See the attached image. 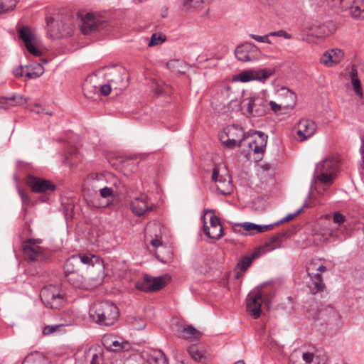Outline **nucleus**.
Instances as JSON below:
<instances>
[{
	"mask_svg": "<svg viewBox=\"0 0 364 364\" xmlns=\"http://www.w3.org/2000/svg\"><path fill=\"white\" fill-rule=\"evenodd\" d=\"M89 316L92 321L101 326H112L118 319V307L112 302L102 301L94 302L89 310Z\"/></svg>",
	"mask_w": 364,
	"mask_h": 364,
	"instance_id": "1",
	"label": "nucleus"
},
{
	"mask_svg": "<svg viewBox=\"0 0 364 364\" xmlns=\"http://www.w3.org/2000/svg\"><path fill=\"white\" fill-rule=\"evenodd\" d=\"M224 105H227L228 109L231 111L239 110L241 106L244 114L248 117L262 116L268 109V102L262 97H252L242 102L230 97Z\"/></svg>",
	"mask_w": 364,
	"mask_h": 364,
	"instance_id": "2",
	"label": "nucleus"
},
{
	"mask_svg": "<svg viewBox=\"0 0 364 364\" xmlns=\"http://www.w3.org/2000/svg\"><path fill=\"white\" fill-rule=\"evenodd\" d=\"M338 166V162L333 157L323 159L316 164L313 180L326 186L331 185L335 179Z\"/></svg>",
	"mask_w": 364,
	"mask_h": 364,
	"instance_id": "3",
	"label": "nucleus"
},
{
	"mask_svg": "<svg viewBox=\"0 0 364 364\" xmlns=\"http://www.w3.org/2000/svg\"><path fill=\"white\" fill-rule=\"evenodd\" d=\"M273 296L270 291L263 289V284L251 291L247 296V311L255 319L260 317L263 301L269 302Z\"/></svg>",
	"mask_w": 364,
	"mask_h": 364,
	"instance_id": "4",
	"label": "nucleus"
},
{
	"mask_svg": "<svg viewBox=\"0 0 364 364\" xmlns=\"http://www.w3.org/2000/svg\"><path fill=\"white\" fill-rule=\"evenodd\" d=\"M41 239H27L22 245L23 256L28 262H41L48 260L50 255L47 250L40 246Z\"/></svg>",
	"mask_w": 364,
	"mask_h": 364,
	"instance_id": "5",
	"label": "nucleus"
},
{
	"mask_svg": "<svg viewBox=\"0 0 364 364\" xmlns=\"http://www.w3.org/2000/svg\"><path fill=\"white\" fill-rule=\"evenodd\" d=\"M252 132H245L242 127L237 124H231L225 128L223 133L220 134V140L223 145L228 149L240 147L242 142L250 138Z\"/></svg>",
	"mask_w": 364,
	"mask_h": 364,
	"instance_id": "6",
	"label": "nucleus"
},
{
	"mask_svg": "<svg viewBox=\"0 0 364 364\" xmlns=\"http://www.w3.org/2000/svg\"><path fill=\"white\" fill-rule=\"evenodd\" d=\"M46 21L48 35L50 38H60L71 35V23L68 18L55 20L52 16H46Z\"/></svg>",
	"mask_w": 364,
	"mask_h": 364,
	"instance_id": "7",
	"label": "nucleus"
},
{
	"mask_svg": "<svg viewBox=\"0 0 364 364\" xmlns=\"http://www.w3.org/2000/svg\"><path fill=\"white\" fill-rule=\"evenodd\" d=\"M306 308V316L314 321H321V323H327L330 317L335 316V312L332 307H323L318 301L311 299L308 301Z\"/></svg>",
	"mask_w": 364,
	"mask_h": 364,
	"instance_id": "8",
	"label": "nucleus"
},
{
	"mask_svg": "<svg viewBox=\"0 0 364 364\" xmlns=\"http://www.w3.org/2000/svg\"><path fill=\"white\" fill-rule=\"evenodd\" d=\"M40 296L46 306L59 309L64 302V296L53 287H44L41 290Z\"/></svg>",
	"mask_w": 364,
	"mask_h": 364,
	"instance_id": "9",
	"label": "nucleus"
},
{
	"mask_svg": "<svg viewBox=\"0 0 364 364\" xmlns=\"http://www.w3.org/2000/svg\"><path fill=\"white\" fill-rule=\"evenodd\" d=\"M235 54L240 61H255L259 59L261 51L254 43L245 42L236 48Z\"/></svg>",
	"mask_w": 364,
	"mask_h": 364,
	"instance_id": "10",
	"label": "nucleus"
},
{
	"mask_svg": "<svg viewBox=\"0 0 364 364\" xmlns=\"http://www.w3.org/2000/svg\"><path fill=\"white\" fill-rule=\"evenodd\" d=\"M106 76L114 89L122 90L128 86V72L124 67H114Z\"/></svg>",
	"mask_w": 364,
	"mask_h": 364,
	"instance_id": "11",
	"label": "nucleus"
},
{
	"mask_svg": "<svg viewBox=\"0 0 364 364\" xmlns=\"http://www.w3.org/2000/svg\"><path fill=\"white\" fill-rule=\"evenodd\" d=\"M80 271V269L73 267L70 263H65L64 276L66 281L75 288L87 289L85 277L79 274Z\"/></svg>",
	"mask_w": 364,
	"mask_h": 364,
	"instance_id": "12",
	"label": "nucleus"
},
{
	"mask_svg": "<svg viewBox=\"0 0 364 364\" xmlns=\"http://www.w3.org/2000/svg\"><path fill=\"white\" fill-rule=\"evenodd\" d=\"M105 277V267L102 263L97 262L87 269L85 276L87 289H93L100 285Z\"/></svg>",
	"mask_w": 364,
	"mask_h": 364,
	"instance_id": "13",
	"label": "nucleus"
},
{
	"mask_svg": "<svg viewBox=\"0 0 364 364\" xmlns=\"http://www.w3.org/2000/svg\"><path fill=\"white\" fill-rule=\"evenodd\" d=\"M26 183L33 192L37 193H52L56 188L49 180L34 176H29L26 179Z\"/></svg>",
	"mask_w": 364,
	"mask_h": 364,
	"instance_id": "14",
	"label": "nucleus"
},
{
	"mask_svg": "<svg viewBox=\"0 0 364 364\" xmlns=\"http://www.w3.org/2000/svg\"><path fill=\"white\" fill-rule=\"evenodd\" d=\"M317 267V262H311L306 266L307 274L311 280V283L309 284V287L313 294L323 291L325 289V284L323 282L321 274L316 272Z\"/></svg>",
	"mask_w": 364,
	"mask_h": 364,
	"instance_id": "15",
	"label": "nucleus"
},
{
	"mask_svg": "<svg viewBox=\"0 0 364 364\" xmlns=\"http://www.w3.org/2000/svg\"><path fill=\"white\" fill-rule=\"evenodd\" d=\"M107 23L100 16L93 14H87L82 19L81 31L84 34L99 31L106 26Z\"/></svg>",
	"mask_w": 364,
	"mask_h": 364,
	"instance_id": "16",
	"label": "nucleus"
},
{
	"mask_svg": "<svg viewBox=\"0 0 364 364\" xmlns=\"http://www.w3.org/2000/svg\"><path fill=\"white\" fill-rule=\"evenodd\" d=\"M97 260L96 257L92 255H87L80 253L73 255L70 257L65 262L70 263L73 267H75L80 270L83 269H89L91 266L94 265V260Z\"/></svg>",
	"mask_w": 364,
	"mask_h": 364,
	"instance_id": "17",
	"label": "nucleus"
},
{
	"mask_svg": "<svg viewBox=\"0 0 364 364\" xmlns=\"http://www.w3.org/2000/svg\"><path fill=\"white\" fill-rule=\"evenodd\" d=\"M252 132L250 137L253 139L249 143V147L255 154H262L265 151L268 136L261 131L250 130Z\"/></svg>",
	"mask_w": 364,
	"mask_h": 364,
	"instance_id": "18",
	"label": "nucleus"
},
{
	"mask_svg": "<svg viewBox=\"0 0 364 364\" xmlns=\"http://www.w3.org/2000/svg\"><path fill=\"white\" fill-rule=\"evenodd\" d=\"M316 123L310 119H302L297 124V135L299 141H304L312 136L316 130Z\"/></svg>",
	"mask_w": 364,
	"mask_h": 364,
	"instance_id": "19",
	"label": "nucleus"
},
{
	"mask_svg": "<svg viewBox=\"0 0 364 364\" xmlns=\"http://www.w3.org/2000/svg\"><path fill=\"white\" fill-rule=\"evenodd\" d=\"M210 227L205 224L203 225V232L208 237L218 240L223 234V228L221 225L220 220L218 217L213 215L210 219Z\"/></svg>",
	"mask_w": 364,
	"mask_h": 364,
	"instance_id": "20",
	"label": "nucleus"
},
{
	"mask_svg": "<svg viewBox=\"0 0 364 364\" xmlns=\"http://www.w3.org/2000/svg\"><path fill=\"white\" fill-rule=\"evenodd\" d=\"M147 199L148 197L146 195H141L131 203V209L134 214L142 216L155 208L154 204L150 205L147 204Z\"/></svg>",
	"mask_w": 364,
	"mask_h": 364,
	"instance_id": "21",
	"label": "nucleus"
},
{
	"mask_svg": "<svg viewBox=\"0 0 364 364\" xmlns=\"http://www.w3.org/2000/svg\"><path fill=\"white\" fill-rule=\"evenodd\" d=\"M343 51L341 49H331L325 52L321 57L320 61L328 67L333 66L341 62L343 57Z\"/></svg>",
	"mask_w": 364,
	"mask_h": 364,
	"instance_id": "22",
	"label": "nucleus"
},
{
	"mask_svg": "<svg viewBox=\"0 0 364 364\" xmlns=\"http://www.w3.org/2000/svg\"><path fill=\"white\" fill-rule=\"evenodd\" d=\"M213 0H180L179 8L185 12H193L203 9Z\"/></svg>",
	"mask_w": 364,
	"mask_h": 364,
	"instance_id": "23",
	"label": "nucleus"
},
{
	"mask_svg": "<svg viewBox=\"0 0 364 364\" xmlns=\"http://www.w3.org/2000/svg\"><path fill=\"white\" fill-rule=\"evenodd\" d=\"M103 344L107 349L112 351H119L124 349L127 346V342H124L122 338H117L114 336H107L103 338Z\"/></svg>",
	"mask_w": 364,
	"mask_h": 364,
	"instance_id": "24",
	"label": "nucleus"
},
{
	"mask_svg": "<svg viewBox=\"0 0 364 364\" xmlns=\"http://www.w3.org/2000/svg\"><path fill=\"white\" fill-rule=\"evenodd\" d=\"M215 183L217 191L220 194L227 196L232 193L233 188L230 176H220L219 181Z\"/></svg>",
	"mask_w": 364,
	"mask_h": 364,
	"instance_id": "25",
	"label": "nucleus"
},
{
	"mask_svg": "<svg viewBox=\"0 0 364 364\" xmlns=\"http://www.w3.org/2000/svg\"><path fill=\"white\" fill-rule=\"evenodd\" d=\"M286 235V232H278L272 237H270L264 245V248L267 251H272L282 246L283 239Z\"/></svg>",
	"mask_w": 364,
	"mask_h": 364,
	"instance_id": "26",
	"label": "nucleus"
},
{
	"mask_svg": "<svg viewBox=\"0 0 364 364\" xmlns=\"http://www.w3.org/2000/svg\"><path fill=\"white\" fill-rule=\"evenodd\" d=\"M149 364H168V359L161 350H155L147 356Z\"/></svg>",
	"mask_w": 364,
	"mask_h": 364,
	"instance_id": "27",
	"label": "nucleus"
},
{
	"mask_svg": "<svg viewBox=\"0 0 364 364\" xmlns=\"http://www.w3.org/2000/svg\"><path fill=\"white\" fill-rule=\"evenodd\" d=\"M170 277L168 275L164 277H151L150 276V291L160 290L169 282Z\"/></svg>",
	"mask_w": 364,
	"mask_h": 364,
	"instance_id": "28",
	"label": "nucleus"
},
{
	"mask_svg": "<svg viewBox=\"0 0 364 364\" xmlns=\"http://www.w3.org/2000/svg\"><path fill=\"white\" fill-rule=\"evenodd\" d=\"M180 336L184 339L188 340H197L198 339L201 333L193 326H187L183 327L180 331Z\"/></svg>",
	"mask_w": 364,
	"mask_h": 364,
	"instance_id": "29",
	"label": "nucleus"
},
{
	"mask_svg": "<svg viewBox=\"0 0 364 364\" xmlns=\"http://www.w3.org/2000/svg\"><path fill=\"white\" fill-rule=\"evenodd\" d=\"M18 35L25 46L32 43L35 39V33L29 26H23L19 28Z\"/></svg>",
	"mask_w": 364,
	"mask_h": 364,
	"instance_id": "30",
	"label": "nucleus"
},
{
	"mask_svg": "<svg viewBox=\"0 0 364 364\" xmlns=\"http://www.w3.org/2000/svg\"><path fill=\"white\" fill-rule=\"evenodd\" d=\"M82 90L85 97L95 100L99 96V87L92 85L88 81H86L82 86Z\"/></svg>",
	"mask_w": 364,
	"mask_h": 364,
	"instance_id": "31",
	"label": "nucleus"
},
{
	"mask_svg": "<svg viewBox=\"0 0 364 364\" xmlns=\"http://www.w3.org/2000/svg\"><path fill=\"white\" fill-rule=\"evenodd\" d=\"M26 72L25 77L27 79H35L40 77L44 72V69L41 64H36L34 65H26Z\"/></svg>",
	"mask_w": 364,
	"mask_h": 364,
	"instance_id": "32",
	"label": "nucleus"
},
{
	"mask_svg": "<svg viewBox=\"0 0 364 364\" xmlns=\"http://www.w3.org/2000/svg\"><path fill=\"white\" fill-rule=\"evenodd\" d=\"M24 100L21 96L13 95L10 97L0 98V107L3 109H7L9 106H14L23 103Z\"/></svg>",
	"mask_w": 364,
	"mask_h": 364,
	"instance_id": "33",
	"label": "nucleus"
},
{
	"mask_svg": "<svg viewBox=\"0 0 364 364\" xmlns=\"http://www.w3.org/2000/svg\"><path fill=\"white\" fill-rule=\"evenodd\" d=\"M311 188H312V184L311 185L310 190H309V191L308 193V195H307L306 200L304 201V204L302 205V206L299 209H298L294 213L288 214L286 217L283 218L279 221L275 223V224H281V223H283L284 222H287V221L291 220V219H293L294 218H295L296 216H297L298 215L304 211L305 208L309 207V205L307 200L309 199H310V198H311Z\"/></svg>",
	"mask_w": 364,
	"mask_h": 364,
	"instance_id": "34",
	"label": "nucleus"
},
{
	"mask_svg": "<svg viewBox=\"0 0 364 364\" xmlns=\"http://www.w3.org/2000/svg\"><path fill=\"white\" fill-rule=\"evenodd\" d=\"M258 252H253L250 256L243 257L237 263V267L242 272L246 271L253 260L259 256Z\"/></svg>",
	"mask_w": 364,
	"mask_h": 364,
	"instance_id": "35",
	"label": "nucleus"
},
{
	"mask_svg": "<svg viewBox=\"0 0 364 364\" xmlns=\"http://www.w3.org/2000/svg\"><path fill=\"white\" fill-rule=\"evenodd\" d=\"M191 357L196 361L205 363L203 359L205 358L203 350L200 349L196 345L191 346L188 349Z\"/></svg>",
	"mask_w": 364,
	"mask_h": 364,
	"instance_id": "36",
	"label": "nucleus"
},
{
	"mask_svg": "<svg viewBox=\"0 0 364 364\" xmlns=\"http://www.w3.org/2000/svg\"><path fill=\"white\" fill-rule=\"evenodd\" d=\"M99 193L102 198H114L117 195V191L116 188L109 186H104L99 189Z\"/></svg>",
	"mask_w": 364,
	"mask_h": 364,
	"instance_id": "37",
	"label": "nucleus"
},
{
	"mask_svg": "<svg viewBox=\"0 0 364 364\" xmlns=\"http://www.w3.org/2000/svg\"><path fill=\"white\" fill-rule=\"evenodd\" d=\"M150 276L145 274L144 278L136 282L135 287L137 289L143 291H150Z\"/></svg>",
	"mask_w": 364,
	"mask_h": 364,
	"instance_id": "38",
	"label": "nucleus"
},
{
	"mask_svg": "<svg viewBox=\"0 0 364 364\" xmlns=\"http://www.w3.org/2000/svg\"><path fill=\"white\" fill-rule=\"evenodd\" d=\"M350 77L355 93L358 96L362 97L363 94L360 87V80L357 77V70L353 68L352 70L350 71Z\"/></svg>",
	"mask_w": 364,
	"mask_h": 364,
	"instance_id": "39",
	"label": "nucleus"
},
{
	"mask_svg": "<svg viewBox=\"0 0 364 364\" xmlns=\"http://www.w3.org/2000/svg\"><path fill=\"white\" fill-rule=\"evenodd\" d=\"M166 36L161 33H155L152 34L148 43L149 47H154L162 44L166 41Z\"/></svg>",
	"mask_w": 364,
	"mask_h": 364,
	"instance_id": "40",
	"label": "nucleus"
},
{
	"mask_svg": "<svg viewBox=\"0 0 364 364\" xmlns=\"http://www.w3.org/2000/svg\"><path fill=\"white\" fill-rule=\"evenodd\" d=\"M17 4V0H1L0 4V14L13 10Z\"/></svg>",
	"mask_w": 364,
	"mask_h": 364,
	"instance_id": "41",
	"label": "nucleus"
},
{
	"mask_svg": "<svg viewBox=\"0 0 364 364\" xmlns=\"http://www.w3.org/2000/svg\"><path fill=\"white\" fill-rule=\"evenodd\" d=\"M239 80L242 82L255 80V73L252 70L243 71L240 73Z\"/></svg>",
	"mask_w": 364,
	"mask_h": 364,
	"instance_id": "42",
	"label": "nucleus"
},
{
	"mask_svg": "<svg viewBox=\"0 0 364 364\" xmlns=\"http://www.w3.org/2000/svg\"><path fill=\"white\" fill-rule=\"evenodd\" d=\"M244 230L254 232H262V225L252 223H244L242 224Z\"/></svg>",
	"mask_w": 364,
	"mask_h": 364,
	"instance_id": "43",
	"label": "nucleus"
},
{
	"mask_svg": "<svg viewBox=\"0 0 364 364\" xmlns=\"http://www.w3.org/2000/svg\"><path fill=\"white\" fill-rule=\"evenodd\" d=\"M350 12L355 18L364 17V16H363V13H364V3L351 6Z\"/></svg>",
	"mask_w": 364,
	"mask_h": 364,
	"instance_id": "44",
	"label": "nucleus"
},
{
	"mask_svg": "<svg viewBox=\"0 0 364 364\" xmlns=\"http://www.w3.org/2000/svg\"><path fill=\"white\" fill-rule=\"evenodd\" d=\"M255 80L264 81L266 79L270 77L272 72L269 70H261L259 71L255 72Z\"/></svg>",
	"mask_w": 364,
	"mask_h": 364,
	"instance_id": "45",
	"label": "nucleus"
},
{
	"mask_svg": "<svg viewBox=\"0 0 364 364\" xmlns=\"http://www.w3.org/2000/svg\"><path fill=\"white\" fill-rule=\"evenodd\" d=\"M333 1V6L346 9L348 8L353 0H331Z\"/></svg>",
	"mask_w": 364,
	"mask_h": 364,
	"instance_id": "46",
	"label": "nucleus"
},
{
	"mask_svg": "<svg viewBox=\"0 0 364 364\" xmlns=\"http://www.w3.org/2000/svg\"><path fill=\"white\" fill-rule=\"evenodd\" d=\"M249 36L258 41V42H260V43H269V44H271L272 43V41H270L269 39V35H265V36H258V35H255V34H250Z\"/></svg>",
	"mask_w": 364,
	"mask_h": 364,
	"instance_id": "47",
	"label": "nucleus"
},
{
	"mask_svg": "<svg viewBox=\"0 0 364 364\" xmlns=\"http://www.w3.org/2000/svg\"><path fill=\"white\" fill-rule=\"evenodd\" d=\"M25 47L26 48L27 50L34 56H40L42 54L41 50L35 47L33 43L26 46Z\"/></svg>",
	"mask_w": 364,
	"mask_h": 364,
	"instance_id": "48",
	"label": "nucleus"
},
{
	"mask_svg": "<svg viewBox=\"0 0 364 364\" xmlns=\"http://www.w3.org/2000/svg\"><path fill=\"white\" fill-rule=\"evenodd\" d=\"M112 87V85L111 83L102 85L99 87V92L104 96H107L111 92Z\"/></svg>",
	"mask_w": 364,
	"mask_h": 364,
	"instance_id": "49",
	"label": "nucleus"
},
{
	"mask_svg": "<svg viewBox=\"0 0 364 364\" xmlns=\"http://www.w3.org/2000/svg\"><path fill=\"white\" fill-rule=\"evenodd\" d=\"M18 193L21 197L22 203L24 205H29L31 203V199L28 195L21 188H18Z\"/></svg>",
	"mask_w": 364,
	"mask_h": 364,
	"instance_id": "50",
	"label": "nucleus"
},
{
	"mask_svg": "<svg viewBox=\"0 0 364 364\" xmlns=\"http://www.w3.org/2000/svg\"><path fill=\"white\" fill-rule=\"evenodd\" d=\"M102 355L100 353H95L92 355L90 364H102Z\"/></svg>",
	"mask_w": 364,
	"mask_h": 364,
	"instance_id": "51",
	"label": "nucleus"
},
{
	"mask_svg": "<svg viewBox=\"0 0 364 364\" xmlns=\"http://www.w3.org/2000/svg\"><path fill=\"white\" fill-rule=\"evenodd\" d=\"M26 72V67L24 68L23 66H19L13 70V73L16 77H25Z\"/></svg>",
	"mask_w": 364,
	"mask_h": 364,
	"instance_id": "52",
	"label": "nucleus"
},
{
	"mask_svg": "<svg viewBox=\"0 0 364 364\" xmlns=\"http://www.w3.org/2000/svg\"><path fill=\"white\" fill-rule=\"evenodd\" d=\"M333 219L336 223H342L346 220L345 217L340 212H336L333 214Z\"/></svg>",
	"mask_w": 364,
	"mask_h": 364,
	"instance_id": "53",
	"label": "nucleus"
},
{
	"mask_svg": "<svg viewBox=\"0 0 364 364\" xmlns=\"http://www.w3.org/2000/svg\"><path fill=\"white\" fill-rule=\"evenodd\" d=\"M60 326V325H53V326H47L43 329L44 334H50L52 333L58 329Z\"/></svg>",
	"mask_w": 364,
	"mask_h": 364,
	"instance_id": "54",
	"label": "nucleus"
},
{
	"mask_svg": "<svg viewBox=\"0 0 364 364\" xmlns=\"http://www.w3.org/2000/svg\"><path fill=\"white\" fill-rule=\"evenodd\" d=\"M222 176L220 175V172L218 168H214L213 170V174H212V180L214 181L215 183L218 182Z\"/></svg>",
	"mask_w": 364,
	"mask_h": 364,
	"instance_id": "55",
	"label": "nucleus"
},
{
	"mask_svg": "<svg viewBox=\"0 0 364 364\" xmlns=\"http://www.w3.org/2000/svg\"><path fill=\"white\" fill-rule=\"evenodd\" d=\"M269 105L272 109V110H273L274 112H279L280 109H281V105H278L274 101H270L269 102Z\"/></svg>",
	"mask_w": 364,
	"mask_h": 364,
	"instance_id": "56",
	"label": "nucleus"
},
{
	"mask_svg": "<svg viewBox=\"0 0 364 364\" xmlns=\"http://www.w3.org/2000/svg\"><path fill=\"white\" fill-rule=\"evenodd\" d=\"M121 185V182L119 179L117 178H114L113 183H112V185L110 186V187H112L114 188H116L117 191V194L119 193V186Z\"/></svg>",
	"mask_w": 364,
	"mask_h": 364,
	"instance_id": "57",
	"label": "nucleus"
},
{
	"mask_svg": "<svg viewBox=\"0 0 364 364\" xmlns=\"http://www.w3.org/2000/svg\"><path fill=\"white\" fill-rule=\"evenodd\" d=\"M151 244L153 247H158L162 245L161 241L157 238L151 240Z\"/></svg>",
	"mask_w": 364,
	"mask_h": 364,
	"instance_id": "58",
	"label": "nucleus"
},
{
	"mask_svg": "<svg viewBox=\"0 0 364 364\" xmlns=\"http://www.w3.org/2000/svg\"><path fill=\"white\" fill-rule=\"evenodd\" d=\"M277 225V224L273 223V224L262 225V232L266 230L272 229Z\"/></svg>",
	"mask_w": 364,
	"mask_h": 364,
	"instance_id": "59",
	"label": "nucleus"
},
{
	"mask_svg": "<svg viewBox=\"0 0 364 364\" xmlns=\"http://www.w3.org/2000/svg\"><path fill=\"white\" fill-rule=\"evenodd\" d=\"M326 271V267L322 264L321 265H318V267L316 268V272H318V273H321V272H324Z\"/></svg>",
	"mask_w": 364,
	"mask_h": 364,
	"instance_id": "60",
	"label": "nucleus"
},
{
	"mask_svg": "<svg viewBox=\"0 0 364 364\" xmlns=\"http://www.w3.org/2000/svg\"><path fill=\"white\" fill-rule=\"evenodd\" d=\"M282 33H282V30H280V31H277L271 32L268 35H269V36H279V37H281V34Z\"/></svg>",
	"mask_w": 364,
	"mask_h": 364,
	"instance_id": "61",
	"label": "nucleus"
},
{
	"mask_svg": "<svg viewBox=\"0 0 364 364\" xmlns=\"http://www.w3.org/2000/svg\"><path fill=\"white\" fill-rule=\"evenodd\" d=\"M282 33H283L281 34V37H284L286 39H289L290 38V35L288 34L286 31H282Z\"/></svg>",
	"mask_w": 364,
	"mask_h": 364,
	"instance_id": "62",
	"label": "nucleus"
},
{
	"mask_svg": "<svg viewBox=\"0 0 364 364\" xmlns=\"http://www.w3.org/2000/svg\"><path fill=\"white\" fill-rule=\"evenodd\" d=\"M146 324L144 323V321H142V323L141 325H139V326H134V328L137 330H141V329H143L144 328Z\"/></svg>",
	"mask_w": 364,
	"mask_h": 364,
	"instance_id": "63",
	"label": "nucleus"
},
{
	"mask_svg": "<svg viewBox=\"0 0 364 364\" xmlns=\"http://www.w3.org/2000/svg\"><path fill=\"white\" fill-rule=\"evenodd\" d=\"M234 364H245V362L243 360H238L235 362Z\"/></svg>",
	"mask_w": 364,
	"mask_h": 364,
	"instance_id": "64",
	"label": "nucleus"
}]
</instances>
